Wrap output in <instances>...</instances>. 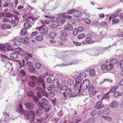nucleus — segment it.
I'll list each match as a JSON object with an SVG mask.
<instances>
[{
  "label": "nucleus",
  "instance_id": "nucleus-32",
  "mask_svg": "<svg viewBox=\"0 0 123 123\" xmlns=\"http://www.w3.org/2000/svg\"><path fill=\"white\" fill-rule=\"evenodd\" d=\"M120 21L119 19H114L112 20V23L113 25L117 24Z\"/></svg>",
  "mask_w": 123,
  "mask_h": 123
},
{
  "label": "nucleus",
  "instance_id": "nucleus-56",
  "mask_svg": "<svg viewBox=\"0 0 123 123\" xmlns=\"http://www.w3.org/2000/svg\"><path fill=\"white\" fill-rule=\"evenodd\" d=\"M58 86V87L57 88L58 90L59 91H60L62 90V85L61 84H59Z\"/></svg>",
  "mask_w": 123,
  "mask_h": 123
},
{
  "label": "nucleus",
  "instance_id": "nucleus-46",
  "mask_svg": "<svg viewBox=\"0 0 123 123\" xmlns=\"http://www.w3.org/2000/svg\"><path fill=\"white\" fill-rule=\"evenodd\" d=\"M35 64V66L37 68H40L41 66V64L38 62H36Z\"/></svg>",
  "mask_w": 123,
  "mask_h": 123
},
{
  "label": "nucleus",
  "instance_id": "nucleus-26",
  "mask_svg": "<svg viewBox=\"0 0 123 123\" xmlns=\"http://www.w3.org/2000/svg\"><path fill=\"white\" fill-rule=\"evenodd\" d=\"M57 34V33L55 31L52 32L49 34V36L50 38H54Z\"/></svg>",
  "mask_w": 123,
  "mask_h": 123
},
{
  "label": "nucleus",
  "instance_id": "nucleus-1",
  "mask_svg": "<svg viewBox=\"0 0 123 123\" xmlns=\"http://www.w3.org/2000/svg\"><path fill=\"white\" fill-rule=\"evenodd\" d=\"M55 21L52 25V28H55L58 25H61L63 24L66 20V18L63 15L58 16L55 19Z\"/></svg>",
  "mask_w": 123,
  "mask_h": 123
},
{
  "label": "nucleus",
  "instance_id": "nucleus-19",
  "mask_svg": "<svg viewBox=\"0 0 123 123\" xmlns=\"http://www.w3.org/2000/svg\"><path fill=\"white\" fill-rule=\"evenodd\" d=\"M75 11H75V10L73 9L69 10L68 11H67L66 12H64V14L63 13H59V14L60 15H62L63 14H64V15H65L64 14H70L72 13H73V12Z\"/></svg>",
  "mask_w": 123,
  "mask_h": 123
},
{
  "label": "nucleus",
  "instance_id": "nucleus-9",
  "mask_svg": "<svg viewBox=\"0 0 123 123\" xmlns=\"http://www.w3.org/2000/svg\"><path fill=\"white\" fill-rule=\"evenodd\" d=\"M25 105L26 108L29 110H32L34 107V104L31 102H26Z\"/></svg>",
  "mask_w": 123,
  "mask_h": 123
},
{
  "label": "nucleus",
  "instance_id": "nucleus-60",
  "mask_svg": "<svg viewBox=\"0 0 123 123\" xmlns=\"http://www.w3.org/2000/svg\"><path fill=\"white\" fill-rule=\"evenodd\" d=\"M103 113L105 115H107L108 114V109L106 108L103 111Z\"/></svg>",
  "mask_w": 123,
  "mask_h": 123
},
{
  "label": "nucleus",
  "instance_id": "nucleus-21",
  "mask_svg": "<svg viewBox=\"0 0 123 123\" xmlns=\"http://www.w3.org/2000/svg\"><path fill=\"white\" fill-rule=\"evenodd\" d=\"M75 20L73 19H69L68 21V24L69 25H74Z\"/></svg>",
  "mask_w": 123,
  "mask_h": 123
},
{
  "label": "nucleus",
  "instance_id": "nucleus-34",
  "mask_svg": "<svg viewBox=\"0 0 123 123\" xmlns=\"http://www.w3.org/2000/svg\"><path fill=\"white\" fill-rule=\"evenodd\" d=\"M42 103L43 105L46 106L48 105V102L47 100L45 98H42Z\"/></svg>",
  "mask_w": 123,
  "mask_h": 123
},
{
  "label": "nucleus",
  "instance_id": "nucleus-18",
  "mask_svg": "<svg viewBox=\"0 0 123 123\" xmlns=\"http://www.w3.org/2000/svg\"><path fill=\"white\" fill-rule=\"evenodd\" d=\"M0 57L1 60H2L3 61H6L10 59L9 58L5 55H3L1 54L0 55Z\"/></svg>",
  "mask_w": 123,
  "mask_h": 123
},
{
  "label": "nucleus",
  "instance_id": "nucleus-22",
  "mask_svg": "<svg viewBox=\"0 0 123 123\" xmlns=\"http://www.w3.org/2000/svg\"><path fill=\"white\" fill-rule=\"evenodd\" d=\"M30 78L32 80V81H33L34 82L37 84L38 82V79L37 77L35 76H30Z\"/></svg>",
  "mask_w": 123,
  "mask_h": 123
},
{
  "label": "nucleus",
  "instance_id": "nucleus-52",
  "mask_svg": "<svg viewBox=\"0 0 123 123\" xmlns=\"http://www.w3.org/2000/svg\"><path fill=\"white\" fill-rule=\"evenodd\" d=\"M94 120L92 118H89L87 121V123H94Z\"/></svg>",
  "mask_w": 123,
  "mask_h": 123
},
{
  "label": "nucleus",
  "instance_id": "nucleus-42",
  "mask_svg": "<svg viewBox=\"0 0 123 123\" xmlns=\"http://www.w3.org/2000/svg\"><path fill=\"white\" fill-rule=\"evenodd\" d=\"M20 73L24 77L25 76L26 74V73L25 72L23 69H22L21 70Z\"/></svg>",
  "mask_w": 123,
  "mask_h": 123
},
{
  "label": "nucleus",
  "instance_id": "nucleus-54",
  "mask_svg": "<svg viewBox=\"0 0 123 123\" xmlns=\"http://www.w3.org/2000/svg\"><path fill=\"white\" fill-rule=\"evenodd\" d=\"M102 100L104 99H108V92L105 94L102 97Z\"/></svg>",
  "mask_w": 123,
  "mask_h": 123
},
{
  "label": "nucleus",
  "instance_id": "nucleus-39",
  "mask_svg": "<svg viewBox=\"0 0 123 123\" xmlns=\"http://www.w3.org/2000/svg\"><path fill=\"white\" fill-rule=\"evenodd\" d=\"M27 94L28 96L30 97H32L33 94V92L31 91H29L27 92Z\"/></svg>",
  "mask_w": 123,
  "mask_h": 123
},
{
  "label": "nucleus",
  "instance_id": "nucleus-30",
  "mask_svg": "<svg viewBox=\"0 0 123 123\" xmlns=\"http://www.w3.org/2000/svg\"><path fill=\"white\" fill-rule=\"evenodd\" d=\"M43 111L41 109H38L37 110L36 112V114L37 116H40L42 114Z\"/></svg>",
  "mask_w": 123,
  "mask_h": 123
},
{
  "label": "nucleus",
  "instance_id": "nucleus-12",
  "mask_svg": "<svg viewBox=\"0 0 123 123\" xmlns=\"http://www.w3.org/2000/svg\"><path fill=\"white\" fill-rule=\"evenodd\" d=\"M44 26V25L42 26V27L40 30V33L42 34L45 35L48 31V29L46 27L43 28Z\"/></svg>",
  "mask_w": 123,
  "mask_h": 123
},
{
  "label": "nucleus",
  "instance_id": "nucleus-45",
  "mask_svg": "<svg viewBox=\"0 0 123 123\" xmlns=\"http://www.w3.org/2000/svg\"><path fill=\"white\" fill-rule=\"evenodd\" d=\"M85 36V35L84 33H82L78 35L77 37L78 39H80L83 38Z\"/></svg>",
  "mask_w": 123,
  "mask_h": 123
},
{
  "label": "nucleus",
  "instance_id": "nucleus-47",
  "mask_svg": "<svg viewBox=\"0 0 123 123\" xmlns=\"http://www.w3.org/2000/svg\"><path fill=\"white\" fill-rule=\"evenodd\" d=\"M48 92L49 94L50 97H53L55 94V92L52 90Z\"/></svg>",
  "mask_w": 123,
  "mask_h": 123
},
{
  "label": "nucleus",
  "instance_id": "nucleus-48",
  "mask_svg": "<svg viewBox=\"0 0 123 123\" xmlns=\"http://www.w3.org/2000/svg\"><path fill=\"white\" fill-rule=\"evenodd\" d=\"M47 8H46L43 10H42L44 12L47 13H49L51 12V10Z\"/></svg>",
  "mask_w": 123,
  "mask_h": 123
},
{
  "label": "nucleus",
  "instance_id": "nucleus-63",
  "mask_svg": "<svg viewBox=\"0 0 123 123\" xmlns=\"http://www.w3.org/2000/svg\"><path fill=\"white\" fill-rule=\"evenodd\" d=\"M107 24V23L106 22H102L100 23V25L102 27L103 26H105V25H106Z\"/></svg>",
  "mask_w": 123,
  "mask_h": 123
},
{
  "label": "nucleus",
  "instance_id": "nucleus-8",
  "mask_svg": "<svg viewBox=\"0 0 123 123\" xmlns=\"http://www.w3.org/2000/svg\"><path fill=\"white\" fill-rule=\"evenodd\" d=\"M45 84L44 79L41 76H40L38 78L37 84L39 85L42 84L43 87L44 88H45L46 87Z\"/></svg>",
  "mask_w": 123,
  "mask_h": 123
},
{
  "label": "nucleus",
  "instance_id": "nucleus-44",
  "mask_svg": "<svg viewBox=\"0 0 123 123\" xmlns=\"http://www.w3.org/2000/svg\"><path fill=\"white\" fill-rule=\"evenodd\" d=\"M92 37V35L90 33L87 34L86 37H85V39H91Z\"/></svg>",
  "mask_w": 123,
  "mask_h": 123
},
{
  "label": "nucleus",
  "instance_id": "nucleus-36",
  "mask_svg": "<svg viewBox=\"0 0 123 123\" xmlns=\"http://www.w3.org/2000/svg\"><path fill=\"white\" fill-rule=\"evenodd\" d=\"M117 60L116 59H113L111 60L110 61L109 63H112L113 64H116L117 62Z\"/></svg>",
  "mask_w": 123,
  "mask_h": 123
},
{
  "label": "nucleus",
  "instance_id": "nucleus-29",
  "mask_svg": "<svg viewBox=\"0 0 123 123\" xmlns=\"http://www.w3.org/2000/svg\"><path fill=\"white\" fill-rule=\"evenodd\" d=\"M64 29L66 30H68L69 31H70L73 29V27L72 26L69 25L66 26L64 27Z\"/></svg>",
  "mask_w": 123,
  "mask_h": 123
},
{
  "label": "nucleus",
  "instance_id": "nucleus-50",
  "mask_svg": "<svg viewBox=\"0 0 123 123\" xmlns=\"http://www.w3.org/2000/svg\"><path fill=\"white\" fill-rule=\"evenodd\" d=\"M27 66L28 67L33 66L32 64L30 61H28L26 62Z\"/></svg>",
  "mask_w": 123,
  "mask_h": 123
},
{
  "label": "nucleus",
  "instance_id": "nucleus-15",
  "mask_svg": "<svg viewBox=\"0 0 123 123\" xmlns=\"http://www.w3.org/2000/svg\"><path fill=\"white\" fill-rule=\"evenodd\" d=\"M93 41L91 39H85V40H84L82 41L81 43L83 44H90L93 43Z\"/></svg>",
  "mask_w": 123,
  "mask_h": 123
},
{
  "label": "nucleus",
  "instance_id": "nucleus-53",
  "mask_svg": "<svg viewBox=\"0 0 123 123\" xmlns=\"http://www.w3.org/2000/svg\"><path fill=\"white\" fill-rule=\"evenodd\" d=\"M42 94H43V95L47 97H48V95L46 91L44 89L42 93Z\"/></svg>",
  "mask_w": 123,
  "mask_h": 123
},
{
  "label": "nucleus",
  "instance_id": "nucleus-33",
  "mask_svg": "<svg viewBox=\"0 0 123 123\" xmlns=\"http://www.w3.org/2000/svg\"><path fill=\"white\" fill-rule=\"evenodd\" d=\"M114 95V96L116 98L119 96H121L122 94L119 91H117L115 92Z\"/></svg>",
  "mask_w": 123,
  "mask_h": 123
},
{
  "label": "nucleus",
  "instance_id": "nucleus-27",
  "mask_svg": "<svg viewBox=\"0 0 123 123\" xmlns=\"http://www.w3.org/2000/svg\"><path fill=\"white\" fill-rule=\"evenodd\" d=\"M36 40L38 41H42L43 39V36L41 35H39L35 37Z\"/></svg>",
  "mask_w": 123,
  "mask_h": 123
},
{
  "label": "nucleus",
  "instance_id": "nucleus-10",
  "mask_svg": "<svg viewBox=\"0 0 123 123\" xmlns=\"http://www.w3.org/2000/svg\"><path fill=\"white\" fill-rule=\"evenodd\" d=\"M104 107V105L102 104L101 102L99 101L97 103L94 108L96 109H101Z\"/></svg>",
  "mask_w": 123,
  "mask_h": 123
},
{
  "label": "nucleus",
  "instance_id": "nucleus-14",
  "mask_svg": "<svg viewBox=\"0 0 123 123\" xmlns=\"http://www.w3.org/2000/svg\"><path fill=\"white\" fill-rule=\"evenodd\" d=\"M118 103L117 101L116 100H114L111 103L110 105V106L115 108L117 107L118 105Z\"/></svg>",
  "mask_w": 123,
  "mask_h": 123
},
{
  "label": "nucleus",
  "instance_id": "nucleus-51",
  "mask_svg": "<svg viewBox=\"0 0 123 123\" xmlns=\"http://www.w3.org/2000/svg\"><path fill=\"white\" fill-rule=\"evenodd\" d=\"M89 74L91 76H93L95 74V71L94 69H92L90 71Z\"/></svg>",
  "mask_w": 123,
  "mask_h": 123
},
{
  "label": "nucleus",
  "instance_id": "nucleus-38",
  "mask_svg": "<svg viewBox=\"0 0 123 123\" xmlns=\"http://www.w3.org/2000/svg\"><path fill=\"white\" fill-rule=\"evenodd\" d=\"M3 115H4V117H5V121L7 120L8 119L9 117V115L5 112L3 113Z\"/></svg>",
  "mask_w": 123,
  "mask_h": 123
},
{
  "label": "nucleus",
  "instance_id": "nucleus-20",
  "mask_svg": "<svg viewBox=\"0 0 123 123\" xmlns=\"http://www.w3.org/2000/svg\"><path fill=\"white\" fill-rule=\"evenodd\" d=\"M6 47L7 49V51L9 52V51H13V49L12 48L11 45L9 43H7L6 44Z\"/></svg>",
  "mask_w": 123,
  "mask_h": 123
},
{
  "label": "nucleus",
  "instance_id": "nucleus-5",
  "mask_svg": "<svg viewBox=\"0 0 123 123\" xmlns=\"http://www.w3.org/2000/svg\"><path fill=\"white\" fill-rule=\"evenodd\" d=\"M35 113L33 111H26L25 114L24 115V117L25 119H29V118L31 117H35Z\"/></svg>",
  "mask_w": 123,
  "mask_h": 123
},
{
  "label": "nucleus",
  "instance_id": "nucleus-28",
  "mask_svg": "<svg viewBox=\"0 0 123 123\" xmlns=\"http://www.w3.org/2000/svg\"><path fill=\"white\" fill-rule=\"evenodd\" d=\"M68 84L71 86L73 85L74 84V81L72 79H68L67 80Z\"/></svg>",
  "mask_w": 123,
  "mask_h": 123
},
{
  "label": "nucleus",
  "instance_id": "nucleus-7",
  "mask_svg": "<svg viewBox=\"0 0 123 123\" xmlns=\"http://www.w3.org/2000/svg\"><path fill=\"white\" fill-rule=\"evenodd\" d=\"M82 86V89L84 90H86L89 86L90 83L88 79L84 80L82 83H81Z\"/></svg>",
  "mask_w": 123,
  "mask_h": 123
},
{
  "label": "nucleus",
  "instance_id": "nucleus-6",
  "mask_svg": "<svg viewBox=\"0 0 123 123\" xmlns=\"http://www.w3.org/2000/svg\"><path fill=\"white\" fill-rule=\"evenodd\" d=\"M61 35L60 37V39L61 40L66 42L67 40V37L68 36V35L66 31L63 30H62L60 32Z\"/></svg>",
  "mask_w": 123,
  "mask_h": 123
},
{
  "label": "nucleus",
  "instance_id": "nucleus-31",
  "mask_svg": "<svg viewBox=\"0 0 123 123\" xmlns=\"http://www.w3.org/2000/svg\"><path fill=\"white\" fill-rule=\"evenodd\" d=\"M13 44L16 46H18L20 45L21 43V42L18 40H15L13 43Z\"/></svg>",
  "mask_w": 123,
  "mask_h": 123
},
{
  "label": "nucleus",
  "instance_id": "nucleus-2",
  "mask_svg": "<svg viewBox=\"0 0 123 123\" xmlns=\"http://www.w3.org/2000/svg\"><path fill=\"white\" fill-rule=\"evenodd\" d=\"M16 52H14L9 54L10 57L12 59H15L18 57V54L23 55L25 54V53L23 50L20 48H16Z\"/></svg>",
  "mask_w": 123,
  "mask_h": 123
},
{
  "label": "nucleus",
  "instance_id": "nucleus-49",
  "mask_svg": "<svg viewBox=\"0 0 123 123\" xmlns=\"http://www.w3.org/2000/svg\"><path fill=\"white\" fill-rule=\"evenodd\" d=\"M78 31L76 28H75L73 29V35L74 36L76 35L77 34Z\"/></svg>",
  "mask_w": 123,
  "mask_h": 123
},
{
  "label": "nucleus",
  "instance_id": "nucleus-58",
  "mask_svg": "<svg viewBox=\"0 0 123 123\" xmlns=\"http://www.w3.org/2000/svg\"><path fill=\"white\" fill-rule=\"evenodd\" d=\"M46 81L48 83H50L52 82V80L49 77L46 79Z\"/></svg>",
  "mask_w": 123,
  "mask_h": 123
},
{
  "label": "nucleus",
  "instance_id": "nucleus-64",
  "mask_svg": "<svg viewBox=\"0 0 123 123\" xmlns=\"http://www.w3.org/2000/svg\"><path fill=\"white\" fill-rule=\"evenodd\" d=\"M63 115V113L62 110H61L57 114V116H60L61 117H62Z\"/></svg>",
  "mask_w": 123,
  "mask_h": 123
},
{
  "label": "nucleus",
  "instance_id": "nucleus-40",
  "mask_svg": "<svg viewBox=\"0 0 123 123\" xmlns=\"http://www.w3.org/2000/svg\"><path fill=\"white\" fill-rule=\"evenodd\" d=\"M114 67V65L113 64L109 63V64H108V70L112 69Z\"/></svg>",
  "mask_w": 123,
  "mask_h": 123
},
{
  "label": "nucleus",
  "instance_id": "nucleus-35",
  "mask_svg": "<svg viewBox=\"0 0 123 123\" xmlns=\"http://www.w3.org/2000/svg\"><path fill=\"white\" fill-rule=\"evenodd\" d=\"M36 89L37 92L42 93L44 89L42 88H40L39 87H37L36 88Z\"/></svg>",
  "mask_w": 123,
  "mask_h": 123
},
{
  "label": "nucleus",
  "instance_id": "nucleus-16",
  "mask_svg": "<svg viewBox=\"0 0 123 123\" xmlns=\"http://www.w3.org/2000/svg\"><path fill=\"white\" fill-rule=\"evenodd\" d=\"M1 13V15L4 17L7 18L12 17H14V15H16L15 14H12L9 12L6 13H4L3 12H2Z\"/></svg>",
  "mask_w": 123,
  "mask_h": 123
},
{
  "label": "nucleus",
  "instance_id": "nucleus-41",
  "mask_svg": "<svg viewBox=\"0 0 123 123\" xmlns=\"http://www.w3.org/2000/svg\"><path fill=\"white\" fill-rule=\"evenodd\" d=\"M32 98L35 103H37L38 102L39 100V99L35 96H33Z\"/></svg>",
  "mask_w": 123,
  "mask_h": 123
},
{
  "label": "nucleus",
  "instance_id": "nucleus-3",
  "mask_svg": "<svg viewBox=\"0 0 123 123\" xmlns=\"http://www.w3.org/2000/svg\"><path fill=\"white\" fill-rule=\"evenodd\" d=\"M62 94L64 97L68 98L75 97L77 95V93H72V89L71 88H68Z\"/></svg>",
  "mask_w": 123,
  "mask_h": 123
},
{
  "label": "nucleus",
  "instance_id": "nucleus-4",
  "mask_svg": "<svg viewBox=\"0 0 123 123\" xmlns=\"http://www.w3.org/2000/svg\"><path fill=\"white\" fill-rule=\"evenodd\" d=\"M81 81H75V83L74 85V88L75 91H78L80 93L81 91H84V89H82V86L81 83Z\"/></svg>",
  "mask_w": 123,
  "mask_h": 123
},
{
  "label": "nucleus",
  "instance_id": "nucleus-61",
  "mask_svg": "<svg viewBox=\"0 0 123 123\" xmlns=\"http://www.w3.org/2000/svg\"><path fill=\"white\" fill-rule=\"evenodd\" d=\"M73 43L76 46H79L81 45V43L78 42L77 41H73Z\"/></svg>",
  "mask_w": 123,
  "mask_h": 123
},
{
  "label": "nucleus",
  "instance_id": "nucleus-55",
  "mask_svg": "<svg viewBox=\"0 0 123 123\" xmlns=\"http://www.w3.org/2000/svg\"><path fill=\"white\" fill-rule=\"evenodd\" d=\"M116 16L112 14H111L109 18V20L110 21L111 20H112V19L113 18H115Z\"/></svg>",
  "mask_w": 123,
  "mask_h": 123
},
{
  "label": "nucleus",
  "instance_id": "nucleus-11",
  "mask_svg": "<svg viewBox=\"0 0 123 123\" xmlns=\"http://www.w3.org/2000/svg\"><path fill=\"white\" fill-rule=\"evenodd\" d=\"M18 19L19 18L18 16L16 15H14L13 18L11 19L10 21L9 22L12 24H13L14 23L15 24L16 23L17 24L18 22Z\"/></svg>",
  "mask_w": 123,
  "mask_h": 123
},
{
  "label": "nucleus",
  "instance_id": "nucleus-17",
  "mask_svg": "<svg viewBox=\"0 0 123 123\" xmlns=\"http://www.w3.org/2000/svg\"><path fill=\"white\" fill-rule=\"evenodd\" d=\"M0 51L2 52L7 51V49L5 44H0Z\"/></svg>",
  "mask_w": 123,
  "mask_h": 123
},
{
  "label": "nucleus",
  "instance_id": "nucleus-43",
  "mask_svg": "<svg viewBox=\"0 0 123 123\" xmlns=\"http://www.w3.org/2000/svg\"><path fill=\"white\" fill-rule=\"evenodd\" d=\"M101 69L102 70L105 69L108 70L107 65H106L105 64H103L101 66Z\"/></svg>",
  "mask_w": 123,
  "mask_h": 123
},
{
  "label": "nucleus",
  "instance_id": "nucleus-62",
  "mask_svg": "<svg viewBox=\"0 0 123 123\" xmlns=\"http://www.w3.org/2000/svg\"><path fill=\"white\" fill-rule=\"evenodd\" d=\"M13 3V2H11L9 4L8 3V7L9 8H11V7L12 8L15 7H14V6H15L14 5Z\"/></svg>",
  "mask_w": 123,
  "mask_h": 123
},
{
  "label": "nucleus",
  "instance_id": "nucleus-57",
  "mask_svg": "<svg viewBox=\"0 0 123 123\" xmlns=\"http://www.w3.org/2000/svg\"><path fill=\"white\" fill-rule=\"evenodd\" d=\"M85 22L87 24H89L91 22V20L88 18H86L84 20Z\"/></svg>",
  "mask_w": 123,
  "mask_h": 123
},
{
  "label": "nucleus",
  "instance_id": "nucleus-59",
  "mask_svg": "<svg viewBox=\"0 0 123 123\" xmlns=\"http://www.w3.org/2000/svg\"><path fill=\"white\" fill-rule=\"evenodd\" d=\"M97 113V111H94L90 113L92 117L94 116Z\"/></svg>",
  "mask_w": 123,
  "mask_h": 123
},
{
  "label": "nucleus",
  "instance_id": "nucleus-25",
  "mask_svg": "<svg viewBox=\"0 0 123 123\" xmlns=\"http://www.w3.org/2000/svg\"><path fill=\"white\" fill-rule=\"evenodd\" d=\"M76 11H75L73 12V14L74 16L75 17H80V11H78L77 10H76Z\"/></svg>",
  "mask_w": 123,
  "mask_h": 123
},
{
  "label": "nucleus",
  "instance_id": "nucleus-13",
  "mask_svg": "<svg viewBox=\"0 0 123 123\" xmlns=\"http://www.w3.org/2000/svg\"><path fill=\"white\" fill-rule=\"evenodd\" d=\"M28 70L30 73L34 74H37V71L35 70V68L33 66L28 67Z\"/></svg>",
  "mask_w": 123,
  "mask_h": 123
},
{
  "label": "nucleus",
  "instance_id": "nucleus-23",
  "mask_svg": "<svg viewBox=\"0 0 123 123\" xmlns=\"http://www.w3.org/2000/svg\"><path fill=\"white\" fill-rule=\"evenodd\" d=\"M27 29L25 28L22 29L20 31V33L22 35H25L27 33Z\"/></svg>",
  "mask_w": 123,
  "mask_h": 123
},
{
  "label": "nucleus",
  "instance_id": "nucleus-24",
  "mask_svg": "<svg viewBox=\"0 0 123 123\" xmlns=\"http://www.w3.org/2000/svg\"><path fill=\"white\" fill-rule=\"evenodd\" d=\"M31 25L29 23H25L24 24V28L26 29H29L31 27Z\"/></svg>",
  "mask_w": 123,
  "mask_h": 123
},
{
  "label": "nucleus",
  "instance_id": "nucleus-37",
  "mask_svg": "<svg viewBox=\"0 0 123 123\" xmlns=\"http://www.w3.org/2000/svg\"><path fill=\"white\" fill-rule=\"evenodd\" d=\"M35 83L33 82V81H30L28 83L29 85L31 87H34L35 86Z\"/></svg>",
  "mask_w": 123,
  "mask_h": 123
}]
</instances>
